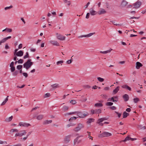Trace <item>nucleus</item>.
Listing matches in <instances>:
<instances>
[{
	"label": "nucleus",
	"instance_id": "nucleus-1",
	"mask_svg": "<svg viewBox=\"0 0 146 146\" xmlns=\"http://www.w3.org/2000/svg\"><path fill=\"white\" fill-rule=\"evenodd\" d=\"M31 60L28 59L23 65V67L28 70L33 65V62L31 61Z\"/></svg>",
	"mask_w": 146,
	"mask_h": 146
},
{
	"label": "nucleus",
	"instance_id": "nucleus-2",
	"mask_svg": "<svg viewBox=\"0 0 146 146\" xmlns=\"http://www.w3.org/2000/svg\"><path fill=\"white\" fill-rule=\"evenodd\" d=\"M84 125L82 123H79L77 126L73 129V130L75 132H78L80 130L84 127Z\"/></svg>",
	"mask_w": 146,
	"mask_h": 146
},
{
	"label": "nucleus",
	"instance_id": "nucleus-3",
	"mask_svg": "<svg viewBox=\"0 0 146 146\" xmlns=\"http://www.w3.org/2000/svg\"><path fill=\"white\" fill-rule=\"evenodd\" d=\"M111 134L108 132H104L102 133L99 135V137H106L111 136Z\"/></svg>",
	"mask_w": 146,
	"mask_h": 146
},
{
	"label": "nucleus",
	"instance_id": "nucleus-4",
	"mask_svg": "<svg viewBox=\"0 0 146 146\" xmlns=\"http://www.w3.org/2000/svg\"><path fill=\"white\" fill-rule=\"evenodd\" d=\"M108 118L106 117H103L98 119L97 121V123L98 124L100 125L103 126L104 123H102L103 121L107 120Z\"/></svg>",
	"mask_w": 146,
	"mask_h": 146
},
{
	"label": "nucleus",
	"instance_id": "nucleus-5",
	"mask_svg": "<svg viewBox=\"0 0 146 146\" xmlns=\"http://www.w3.org/2000/svg\"><path fill=\"white\" fill-rule=\"evenodd\" d=\"M27 133L25 130L21 131L19 133H17L15 134V137H21L23 135H25Z\"/></svg>",
	"mask_w": 146,
	"mask_h": 146
},
{
	"label": "nucleus",
	"instance_id": "nucleus-6",
	"mask_svg": "<svg viewBox=\"0 0 146 146\" xmlns=\"http://www.w3.org/2000/svg\"><path fill=\"white\" fill-rule=\"evenodd\" d=\"M77 115L80 118H84L87 116L88 115V113H83L82 112L77 111Z\"/></svg>",
	"mask_w": 146,
	"mask_h": 146
},
{
	"label": "nucleus",
	"instance_id": "nucleus-7",
	"mask_svg": "<svg viewBox=\"0 0 146 146\" xmlns=\"http://www.w3.org/2000/svg\"><path fill=\"white\" fill-rule=\"evenodd\" d=\"M56 36L58 39L61 40H64L65 39V36L58 33L56 34Z\"/></svg>",
	"mask_w": 146,
	"mask_h": 146
},
{
	"label": "nucleus",
	"instance_id": "nucleus-8",
	"mask_svg": "<svg viewBox=\"0 0 146 146\" xmlns=\"http://www.w3.org/2000/svg\"><path fill=\"white\" fill-rule=\"evenodd\" d=\"M71 135H70L66 136L64 139V142L65 143L67 144L70 140V138Z\"/></svg>",
	"mask_w": 146,
	"mask_h": 146
},
{
	"label": "nucleus",
	"instance_id": "nucleus-9",
	"mask_svg": "<svg viewBox=\"0 0 146 146\" xmlns=\"http://www.w3.org/2000/svg\"><path fill=\"white\" fill-rule=\"evenodd\" d=\"M95 33H89V34L86 35H81L80 36H78V38H82L83 37H90L92 36L94 34H95Z\"/></svg>",
	"mask_w": 146,
	"mask_h": 146
},
{
	"label": "nucleus",
	"instance_id": "nucleus-10",
	"mask_svg": "<svg viewBox=\"0 0 146 146\" xmlns=\"http://www.w3.org/2000/svg\"><path fill=\"white\" fill-rule=\"evenodd\" d=\"M19 125L21 126H22L27 127L31 125V124L29 123L20 122L19 123Z\"/></svg>",
	"mask_w": 146,
	"mask_h": 146
},
{
	"label": "nucleus",
	"instance_id": "nucleus-11",
	"mask_svg": "<svg viewBox=\"0 0 146 146\" xmlns=\"http://www.w3.org/2000/svg\"><path fill=\"white\" fill-rule=\"evenodd\" d=\"M11 38V36H10L3 38L0 41V45H1L2 43L5 42L7 40Z\"/></svg>",
	"mask_w": 146,
	"mask_h": 146
},
{
	"label": "nucleus",
	"instance_id": "nucleus-12",
	"mask_svg": "<svg viewBox=\"0 0 146 146\" xmlns=\"http://www.w3.org/2000/svg\"><path fill=\"white\" fill-rule=\"evenodd\" d=\"M141 3L140 1H138L136 2L134 4V8L136 9H137L140 7L141 5Z\"/></svg>",
	"mask_w": 146,
	"mask_h": 146
},
{
	"label": "nucleus",
	"instance_id": "nucleus-13",
	"mask_svg": "<svg viewBox=\"0 0 146 146\" xmlns=\"http://www.w3.org/2000/svg\"><path fill=\"white\" fill-rule=\"evenodd\" d=\"M106 10L103 9H100L99 11L98 12V13L99 15L103 14L106 13Z\"/></svg>",
	"mask_w": 146,
	"mask_h": 146
},
{
	"label": "nucleus",
	"instance_id": "nucleus-14",
	"mask_svg": "<svg viewBox=\"0 0 146 146\" xmlns=\"http://www.w3.org/2000/svg\"><path fill=\"white\" fill-rule=\"evenodd\" d=\"M91 112L92 114L96 113L99 114L101 112V110L100 109L96 110H91Z\"/></svg>",
	"mask_w": 146,
	"mask_h": 146
},
{
	"label": "nucleus",
	"instance_id": "nucleus-15",
	"mask_svg": "<svg viewBox=\"0 0 146 146\" xmlns=\"http://www.w3.org/2000/svg\"><path fill=\"white\" fill-rule=\"evenodd\" d=\"M90 13L92 15H94L97 14V12L94 10L92 8H91L90 9Z\"/></svg>",
	"mask_w": 146,
	"mask_h": 146
},
{
	"label": "nucleus",
	"instance_id": "nucleus-16",
	"mask_svg": "<svg viewBox=\"0 0 146 146\" xmlns=\"http://www.w3.org/2000/svg\"><path fill=\"white\" fill-rule=\"evenodd\" d=\"M50 43L52 44L53 45H55L56 46H59V44L58 42L57 41L54 40H51L50 41Z\"/></svg>",
	"mask_w": 146,
	"mask_h": 146
},
{
	"label": "nucleus",
	"instance_id": "nucleus-17",
	"mask_svg": "<svg viewBox=\"0 0 146 146\" xmlns=\"http://www.w3.org/2000/svg\"><path fill=\"white\" fill-rule=\"evenodd\" d=\"M23 54V52L22 50H20L17 52L15 56H22Z\"/></svg>",
	"mask_w": 146,
	"mask_h": 146
},
{
	"label": "nucleus",
	"instance_id": "nucleus-18",
	"mask_svg": "<svg viewBox=\"0 0 146 146\" xmlns=\"http://www.w3.org/2000/svg\"><path fill=\"white\" fill-rule=\"evenodd\" d=\"M143 66L142 64L140 62H137L136 63V68L137 69H139L140 67Z\"/></svg>",
	"mask_w": 146,
	"mask_h": 146
},
{
	"label": "nucleus",
	"instance_id": "nucleus-19",
	"mask_svg": "<svg viewBox=\"0 0 146 146\" xmlns=\"http://www.w3.org/2000/svg\"><path fill=\"white\" fill-rule=\"evenodd\" d=\"M121 87L123 88L126 89L129 91L131 90V88L126 84L123 85L121 86Z\"/></svg>",
	"mask_w": 146,
	"mask_h": 146
},
{
	"label": "nucleus",
	"instance_id": "nucleus-20",
	"mask_svg": "<svg viewBox=\"0 0 146 146\" xmlns=\"http://www.w3.org/2000/svg\"><path fill=\"white\" fill-rule=\"evenodd\" d=\"M51 87L53 89H55L56 88H58L59 87V85L58 84H53L52 85Z\"/></svg>",
	"mask_w": 146,
	"mask_h": 146
},
{
	"label": "nucleus",
	"instance_id": "nucleus-21",
	"mask_svg": "<svg viewBox=\"0 0 146 146\" xmlns=\"http://www.w3.org/2000/svg\"><path fill=\"white\" fill-rule=\"evenodd\" d=\"M44 118V115L42 114H40L38 115L36 117V119L38 120H41Z\"/></svg>",
	"mask_w": 146,
	"mask_h": 146
},
{
	"label": "nucleus",
	"instance_id": "nucleus-22",
	"mask_svg": "<svg viewBox=\"0 0 146 146\" xmlns=\"http://www.w3.org/2000/svg\"><path fill=\"white\" fill-rule=\"evenodd\" d=\"M123 97L124 100L125 101H127L129 99L128 95L127 94H125L123 96Z\"/></svg>",
	"mask_w": 146,
	"mask_h": 146
},
{
	"label": "nucleus",
	"instance_id": "nucleus-23",
	"mask_svg": "<svg viewBox=\"0 0 146 146\" xmlns=\"http://www.w3.org/2000/svg\"><path fill=\"white\" fill-rule=\"evenodd\" d=\"M80 136H78L74 140V144H75L76 143H78L81 141L80 140H78Z\"/></svg>",
	"mask_w": 146,
	"mask_h": 146
},
{
	"label": "nucleus",
	"instance_id": "nucleus-24",
	"mask_svg": "<svg viewBox=\"0 0 146 146\" xmlns=\"http://www.w3.org/2000/svg\"><path fill=\"white\" fill-rule=\"evenodd\" d=\"M128 4V2L125 0H123L121 5L123 7H125Z\"/></svg>",
	"mask_w": 146,
	"mask_h": 146
},
{
	"label": "nucleus",
	"instance_id": "nucleus-25",
	"mask_svg": "<svg viewBox=\"0 0 146 146\" xmlns=\"http://www.w3.org/2000/svg\"><path fill=\"white\" fill-rule=\"evenodd\" d=\"M18 131L19 130L17 129H12L10 131V134H12L14 132H18Z\"/></svg>",
	"mask_w": 146,
	"mask_h": 146
},
{
	"label": "nucleus",
	"instance_id": "nucleus-26",
	"mask_svg": "<svg viewBox=\"0 0 146 146\" xmlns=\"http://www.w3.org/2000/svg\"><path fill=\"white\" fill-rule=\"evenodd\" d=\"M52 122V120H46L44 121L43 122V124L44 125H46L49 123H51Z\"/></svg>",
	"mask_w": 146,
	"mask_h": 146
},
{
	"label": "nucleus",
	"instance_id": "nucleus-27",
	"mask_svg": "<svg viewBox=\"0 0 146 146\" xmlns=\"http://www.w3.org/2000/svg\"><path fill=\"white\" fill-rule=\"evenodd\" d=\"M119 86L117 87L113 91V94H115L117 93L119 90Z\"/></svg>",
	"mask_w": 146,
	"mask_h": 146
},
{
	"label": "nucleus",
	"instance_id": "nucleus-28",
	"mask_svg": "<svg viewBox=\"0 0 146 146\" xmlns=\"http://www.w3.org/2000/svg\"><path fill=\"white\" fill-rule=\"evenodd\" d=\"M94 119L93 118H89L88 119V121L87 122V123L88 124L91 123L92 122H94Z\"/></svg>",
	"mask_w": 146,
	"mask_h": 146
},
{
	"label": "nucleus",
	"instance_id": "nucleus-29",
	"mask_svg": "<svg viewBox=\"0 0 146 146\" xmlns=\"http://www.w3.org/2000/svg\"><path fill=\"white\" fill-rule=\"evenodd\" d=\"M112 50V49H110L108 50H107V51H100V52L101 53L103 54H106L108 53H109Z\"/></svg>",
	"mask_w": 146,
	"mask_h": 146
},
{
	"label": "nucleus",
	"instance_id": "nucleus-30",
	"mask_svg": "<svg viewBox=\"0 0 146 146\" xmlns=\"http://www.w3.org/2000/svg\"><path fill=\"white\" fill-rule=\"evenodd\" d=\"M8 97H9V96H7V97L5 99V100L3 102H2V103L1 104V106H3L6 104V103L7 102L8 100Z\"/></svg>",
	"mask_w": 146,
	"mask_h": 146
},
{
	"label": "nucleus",
	"instance_id": "nucleus-31",
	"mask_svg": "<svg viewBox=\"0 0 146 146\" xmlns=\"http://www.w3.org/2000/svg\"><path fill=\"white\" fill-rule=\"evenodd\" d=\"M13 118V116H11V117L9 118H7L5 119V121L6 122H10L11 121L12 119Z\"/></svg>",
	"mask_w": 146,
	"mask_h": 146
},
{
	"label": "nucleus",
	"instance_id": "nucleus-32",
	"mask_svg": "<svg viewBox=\"0 0 146 146\" xmlns=\"http://www.w3.org/2000/svg\"><path fill=\"white\" fill-rule=\"evenodd\" d=\"M129 115V113H127L125 111L123 113V118H125L126 117Z\"/></svg>",
	"mask_w": 146,
	"mask_h": 146
},
{
	"label": "nucleus",
	"instance_id": "nucleus-33",
	"mask_svg": "<svg viewBox=\"0 0 146 146\" xmlns=\"http://www.w3.org/2000/svg\"><path fill=\"white\" fill-rule=\"evenodd\" d=\"M94 106L95 107H101L103 106V104L101 103H97L95 104Z\"/></svg>",
	"mask_w": 146,
	"mask_h": 146
},
{
	"label": "nucleus",
	"instance_id": "nucleus-34",
	"mask_svg": "<svg viewBox=\"0 0 146 146\" xmlns=\"http://www.w3.org/2000/svg\"><path fill=\"white\" fill-rule=\"evenodd\" d=\"M64 3L66 4L68 6L70 5L71 2L70 1H68L67 0H63Z\"/></svg>",
	"mask_w": 146,
	"mask_h": 146
},
{
	"label": "nucleus",
	"instance_id": "nucleus-35",
	"mask_svg": "<svg viewBox=\"0 0 146 146\" xmlns=\"http://www.w3.org/2000/svg\"><path fill=\"white\" fill-rule=\"evenodd\" d=\"M68 109V107L66 106H64L62 108V110L64 111L67 110Z\"/></svg>",
	"mask_w": 146,
	"mask_h": 146
},
{
	"label": "nucleus",
	"instance_id": "nucleus-36",
	"mask_svg": "<svg viewBox=\"0 0 146 146\" xmlns=\"http://www.w3.org/2000/svg\"><path fill=\"white\" fill-rule=\"evenodd\" d=\"M19 73V71L17 70L15 71L13 73V75L14 76H17Z\"/></svg>",
	"mask_w": 146,
	"mask_h": 146
},
{
	"label": "nucleus",
	"instance_id": "nucleus-37",
	"mask_svg": "<svg viewBox=\"0 0 146 146\" xmlns=\"http://www.w3.org/2000/svg\"><path fill=\"white\" fill-rule=\"evenodd\" d=\"M113 103L112 102H107L106 103L105 105L106 106H112L113 105Z\"/></svg>",
	"mask_w": 146,
	"mask_h": 146
},
{
	"label": "nucleus",
	"instance_id": "nucleus-38",
	"mask_svg": "<svg viewBox=\"0 0 146 146\" xmlns=\"http://www.w3.org/2000/svg\"><path fill=\"white\" fill-rule=\"evenodd\" d=\"M6 31L7 33H10L12 32V29H11L6 28Z\"/></svg>",
	"mask_w": 146,
	"mask_h": 146
},
{
	"label": "nucleus",
	"instance_id": "nucleus-39",
	"mask_svg": "<svg viewBox=\"0 0 146 146\" xmlns=\"http://www.w3.org/2000/svg\"><path fill=\"white\" fill-rule=\"evenodd\" d=\"M97 79L99 82H103L104 80V78H101L100 77H98Z\"/></svg>",
	"mask_w": 146,
	"mask_h": 146
},
{
	"label": "nucleus",
	"instance_id": "nucleus-40",
	"mask_svg": "<svg viewBox=\"0 0 146 146\" xmlns=\"http://www.w3.org/2000/svg\"><path fill=\"white\" fill-rule=\"evenodd\" d=\"M133 100L135 103H137L139 101V98H134Z\"/></svg>",
	"mask_w": 146,
	"mask_h": 146
},
{
	"label": "nucleus",
	"instance_id": "nucleus-41",
	"mask_svg": "<svg viewBox=\"0 0 146 146\" xmlns=\"http://www.w3.org/2000/svg\"><path fill=\"white\" fill-rule=\"evenodd\" d=\"M22 67V65H17V68L19 70H21Z\"/></svg>",
	"mask_w": 146,
	"mask_h": 146
},
{
	"label": "nucleus",
	"instance_id": "nucleus-42",
	"mask_svg": "<svg viewBox=\"0 0 146 146\" xmlns=\"http://www.w3.org/2000/svg\"><path fill=\"white\" fill-rule=\"evenodd\" d=\"M77 113V111H75V112H72L67 113H66V114H65L68 115H72V114H76Z\"/></svg>",
	"mask_w": 146,
	"mask_h": 146
},
{
	"label": "nucleus",
	"instance_id": "nucleus-43",
	"mask_svg": "<svg viewBox=\"0 0 146 146\" xmlns=\"http://www.w3.org/2000/svg\"><path fill=\"white\" fill-rule=\"evenodd\" d=\"M108 101H111L113 102H117V101L114 100L113 97H112L111 98H109L108 100Z\"/></svg>",
	"mask_w": 146,
	"mask_h": 146
},
{
	"label": "nucleus",
	"instance_id": "nucleus-44",
	"mask_svg": "<svg viewBox=\"0 0 146 146\" xmlns=\"http://www.w3.org/2000/svg\"><path fill=\"white\" fill-rule=\"evenodd\" d=\"M138 128L140 129H145V126H143L141 125H139Z\"/></svg>",
	"mask_w": 146,
	"mask_h": 146
},
{
	"label": "nucleus",
	"instance_id": "nucleus-45",
	"mask_svg": "<svg viewBox=\"0 0 146 146\" xmlns=\"http://www.w3.org/2000/svg\"><path fill=\"white\" fill-rule=\"evenodd\" d=\"M29 57V54L28 52L26 53V54L23 57V58L25 59Z\"/></svg>",
	"mask_w": 146,
	"mask_h": 146
},
{
	"label": "nucleus",
	"instance_id": "nucleus-46",
	"mask_svg": "<svg viewBox=\"0 0 146 146\" xmlns=\"http://www.w3.org/2000/svg\"><path fill=\"white\" fill-rule=\"evenodd\" d=\"M73 61V59L71 58L70 60H68L67 61L66 63L68 64H70Z\"/></svg>",
	"mask_w": 146,
	"mask_h": 146
},
{
	"label": "nucleus",
	"instance_id": "nucleus-47",
	"mask_svg": "<svg viewBox=\"0 0 146 146\" xmlns=\"http://www.w3.org/2000/svg\"><path fill=\"white\" fill-rule=\"evenodd\" d=\"M130 137H129L128 136L125 138L124 140L122 141L125 142L126 141L129 140L130 139Z\"/></svg>",
	"mask_w": 146,
	"mask_h": 146
},
{
	"label": "nucleus",
	"instance_id": "nucleus-48",
	"mask_svg": "<svg viewBox=\"0 0 146 146\" xmlns=\"http://www.w3.org/2000/svg\"><path fill=\"white\" fill-rule=\"evenodd\" d=\"M13 7V6L12 5H10L9 7H5L4 8L5 10H7L8 9H9Z\"/></svg>",
	"mask_w": 146,
	"mask_h": 146
},
{
	"label": "nucleus",
	"instance_id": "nucleus-49",
	"mask_svg": "<svg viewBox=\"0 0 146 146\" xmlns=\"http://www.w3.org/2000/svg\"><path fill=\"white\" fill-rule=\"evenodd\" d=\"M70 102L73 104H75L76 103V101L75 100H71L70 101Z\"/></svg>",
	"mask_w": 146,
	"mask_h": 146
},
{
	"label": "nucleus",
	"instance_id": "nucleus-50",
	"mask_svg": "<svg viewBox=\"0 0 146 146\" xmlns=\"http://www.w3.org/2000/svg\"><path fill=\"white\" fill-rule=\"evenodd\" d=\"M23 62V60L22 59H20L18 61V63L19 64H22Z\"/></svg>",
	"mask_w": 146,
	"mask_h": 146
},
{
	"label": "nucleus",
	"instance_id": "nucleus-51",
	"mask_svg": "<svg viewBox=\"0 0 146 146\" xmlns=\"http://www.w3.org/2000/svg\"><path fill=\"white\" fill-rule=\"evenodd\" d=\"M11 67V70L12 72H13L15 70V67Z\"/></svg>",
	"mask_w": 146,
	"mask_h": 146
},
{
	"label": "nucleus",
	"instance_id": "nucleus-52",
	"mask_svg": "<svg viewBox=\"0 0 146 146\" xmlns=\"http://www.w3.org/2000/svg\"><path fill=\"white\" fill-rule=\"evenodd\" d=\"M50 94L49 93H46L44 96V98H46L49 97L50 96Z\"/></svg>",
	"mask_w": 146,
	"mask_h": 146
},
{
	"label": "nucleus",
	"instance_id": "nucleus-53",
	"mask_svg": "<svg viewBox=\"0 0 146 146\" xmlns=\"http://www.w3.org/2000/svg\"><path fill=\"white\" fill-rule=\"evenodd\" d=\"M101 96L105 99H107L108 97V96L106 94L102 95Z\"/></svg>",
	"mask_w": 146,
	"mask_h": 146
},
{
	"label": "nucleus",
	"instance_id": "nucleus-54",
	"mask_svg": "<svg viewBox=\"0 0 146 146\" xmlns=\"http://www.w3.org/2000/svg\"><path fill=\"white\" fill-rule=\"evenodd\" d=\"M111 22H112L113 23L114 25H116V26H117V25H121V24H116V23H115V22H113V21H110Z\"/></svg>",
	"mask_w": 146,
	"mask_h": 146
},
{
	"label": "nucleus",
	"instance_id": "nucleus-55",
	"mask_svg": "<svg viewBox=\"0 0 146 146\" xmlns=\"http://www.w3.org/2000/svg\"><path fill=\"white\" fill-rule=\"evenodd\" d=\"M63 62V61L62 60L58 61L57 62V64L58 65L60 64H62Z\"/></svg>",
	"mask_w": 146,
	"mask_h": 146
},
{
	"label": "nucleus",
	"instance_id": "nucleus-56",
	"mask_svg": "<svg viewBox=\"0 0 146 146\" xmlns=\"http://www.w3.org/2000/svg\"><path fill=\"white\" fill-rule=\"evenodd\" d=\"M115 112L118 115V116L119 117H120L121 115V113H119L118 112L115 111Z\"/></svg>",
	"mask_w": 146,
	"mask_h": 146
},
{
	"label": "nucleus",
	"instance_id": "nucleus-57",
	"mask_svg": "<svg viewBox=\"0 0 146 146\" xmlns=\"http://www.w3.org/2000/svg\"><path fill=\"white\" fill-rule=\"evenodd\" d=\"M76 119V117H71L69 119V121H70L73 119L75 120Z\"/></svg>",
	"mask_w": 146,
	"mask_h": 146
},
{
	"label": "nucleus",
	"instance_id": "nucleus-58",
	"mask_svg": "<svg viewBox=\"0 0 146 146\" xmlns=\"http://www.w3.org/2000/svg\"><path fill=\"white\" fill-rule=\"evenodd\" d=\"M23 75L25 77V78H27L28 76V74L26 72H24L23 73Z\"/></svg>",
	"mask_w": 146,
	"mask_h": 146
},
{
	"label": "nucleus",
	"instance_id": "nucleus-59",
	"mask_svg": "<svg viewBox=\"0 0 146 146\" xmlns=\"http://www.w3.org/2000/svg\"><path fill=\"white\" fill-rule=\"evenodd\" d=\"M90 13H87L86 16V18L88 19L89 18L90 16Z\"/></svg>",
	"mask_w": 146,
	"mask_h": 146
},
{
	"label": "nucleus",
	"instance_id": "nucleus-60",
	"mask_svg": "<svg viewBox=\"0 0 146 146\" xmlns=\"http://www.w3.org/2000/svg\"><path fill=\"white\" fill-rule=\"evenodd\" d=\"M110 108L112 110H115L116 109V108L114 106H112L110 107Z\"/></svg>",
	"mask_w": 146,
	"mask_h": 146
},
{
	"label": "nucleus",
	"instance_id": "nucleus-61",
	"mask_svg": "<svg viewBox=\"0 0 146 146\" xmlns=\"http://www.w3.org/2000/svg\"><path fill=\"white\" fill-rule=\"evenodd\" d=\"M14 63L13 62H11V63L10 64V67H14Z\"/></svg>",
	"mask_w": 146,
	"mask_h": 146
},
{
	"label": "nucleus",
	"instance_id": "nucleus-62",
	"mask_svg": "<svg viewBox=\"0 0 146 146\" xmlns=\"http://www.w3.org/2000/svg\"><path fill=\"white\" fill-rule=\"evenodd\" d=\"M39 108V107H38V106H36L34 108H32V109L31 110V111H33V110H35Z\"/></svg>",
	"mask_w": 146,
	"mask_h": 146
},
{
	"label": "nucleus",
	"instance_id": "nucleus-63",
	"mask_svg": "<svg viewBox=\"0 0 146 146\" xmlns=\"http://www.w3.org/2000/svg\"><path fill=\"white\" fill-rule=\"evenodd\" d=\"M5 48L6 49H9V47L7 44H5Z\"/></svg>",
	"mask_w": 146,
	"mask_h": 146
},
{
	"label": "nucleus",
	"instance_id": "nucleus-64",
	"mask_svg": "<svg viewBox=\"0 0 146 146\" xmlns=\"http://www.w3.org/2000/svg\"><path fill=\"white\" fill-rule=\"evenodd\" d=\"M18 50V49H16L15 50V51L14 53V56H15L16 55V54L17 53V51Z\"/></svg>",
	"mask_w": 146,
	"mask_h": 146
}]
</instances>
